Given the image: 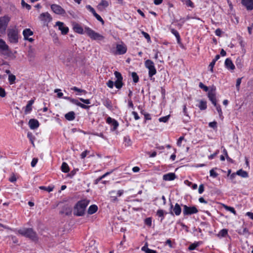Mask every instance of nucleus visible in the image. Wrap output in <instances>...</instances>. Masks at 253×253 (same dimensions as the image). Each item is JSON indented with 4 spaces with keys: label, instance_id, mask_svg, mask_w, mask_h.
<instances>
[{
    "label": "nucleus",
    "instance_id": "nucleus-1",
    "mask_svg": "<svg viewBox=\"0 0 253 253\" xmlns=\"http://www.w3.org/2000/svg\"><path fill=\"white\" fill-rule=\"evenodd\" d=\"M88 204V201L85 200H82L78 202L74 207V214L77 216L83 215L85 208Z\"/></svg>",
    "mask_w": 253,
    "mask_h": 253
},
{
    "label": "nucleus",
    "instance_id": "nucleus-2",
    "mask_svg": "<svg viewBox=\"0 0 253 253\" xmlns=\"http://www.w3.org/2000/svg\"><path fill=\"white\" fill-rule=\"evenodd\" d=\"M18 33V30L15 27L8 29L7 32L8 42L13 44L18 43L19 39Z\"/></svg>",
    "mask_w": 253,
    "mask_h": 253
},
{
    "label": "nucleus",
    "instance_id": "nucleus-3",
    "mask_svg": "<svg viewBox=\"0 0 253 253\" xmlns=\"http://www.w3.org/2000/svg\"><path fill=\"white\" fill-rule=\"evenodd\" d=\"M18 234L28 237L32 240H37L36 233L32 228H22L18 230Z\"/></svg>",
    "mask_w": 253,
    "mask_h": 253
},
{
    "label": "nucleus",
    "instance_id": "nucleus-4",
    "mask_svg": "<svg viewBox=\"0 0 253 253\" xmlns=\"http://www.w3.org/2000/svg\"><path fill=\"white\" fill-rule=\"evenodd\" d=\"M10 19L11 17L7 15L0 17V36L5 33L6 28Z\"/></svg>",
    "mask_w": 253,
    "mask_h": 253
},
{
    "label": "nucleus",
    "instance_id": "nucleus-5",
    "mask_svg": "<svg viewBox=\"0 0 253 253\" xmlns=\"http://www.w3.org/2000/svg\"><path fill=\"white\" fill-rule=\"evenodd\" d=\"M0 53L6 57H11L12 52L5 42L0 39Z\"/></svg>",
    "mask_w": 253,
    "mask_h": 253
},
{
    "label": "nucleus",
    "instance_id": "nucleus-6",
    "mask_svg": "<svg viewBox=\"0 0 253 253\" xmlns=\"http://www.w3.org/2000/svg\"><path fill=\"white\" fill-rule=\"evenodd\" d=\"M84 32L92 40H103L104 39V37L99 34L95 32L94 31L92 30L89 27H85L84 28Z\"/></svg>",
    "mask_w": 253,
    "mask_h": 253
},
{
    "label": "nucleus",
    "instance_id": "nucleus-7",
    "mask_svg": "<svg viewBox=\"0 0 253 253\" xmlns=\"http://www.w3.org/2000/svg\"><path fill=\"white\" fill-rule=\"evenodd\" d=\"M84 32L92 40H103L104 39V37L99 34L95 32L94 31L92 30L89 27H85L84 28Z\"/></svg>",
    "mask_w": 253,
    "mask_h": 253
},
{
    "label": "nucleus",
    "instance_id": "nucleus-8",
    "mask_svg": "<svg viewBox=\"0 0 253 253\" xmlns=\"http://www.w3.org/2000/svg\"><path fill=\"white\" fill-rule=\"evenodd\" d=\"M145 67L149 70V76L152 78L156 74V69L154 66V63L151 60H147L145 62Z\"/></svg>",
    "mask_w": 253,
    "mask_h": 253
},
{
    "label": "nucleus",
    "instance_id": "nucleus-9",
    "mask_svg": "<svg viewBox=\"0 0 253 253\" xmlns=\"http://www.w3.org/2000/svg\"><path fill=\"white\" fill-rule=\"evenodd\" d=\"M198 212L197 209L194 207H188L186 205L183 206V214L184 215H191L197 213Z\"/></svg>",
    "mask_w": 253,
    "mask_h": 253
},
{
    "label": "nucleus",
    "instance_id": "nucleus-10",
    "mask_svg": "<svg viewBox=\"0 0 253 253\" xmlns=\"http://www.w3.org/2000/svg\"><path fill=\"white\" fill-rule=\"evenodd\" d=\"M114 75L117 78V80L114 83V85L118 89H120L123 85V77L121 74L117 71H115Z\"/></svg>",
    "mask_w": 253,
    "mask_h": 253
},
{
    "label": "nucleus",
    "instance_id": "nucleus-11",
    "mask_svg": "<svg viewBox=\"0 0 253 253\" xmlns=\"http://www.w3.org/2000/svg\"><path fill=\"white\" fill-rule=\"evenodd\" d=\"M51 9L53 12L57 14L62 15L64 14L66 12L65 10L61 7V6L56 4L51 5Z\"/></svg>",
    "mask_w": 253,
    "mask_h": 253
},
{
    "label": "nucleus",
    "instance_id": "nucleus-12",
    "mask_svg": "<svg viewBox=\"0 0 253 253\" xmlns=\"http://www.w3.org/2000/svg\"><path fill=\"white\" fill-rule=\"evenodd\" d=\"M40 19L44 23H48L52 18L50 14L48 12L42 13L39 16Z\"/></svg>",
    "mask_w": 253,
    "mask_h": 253
},
{
    "label": "nucleus",
    "instance_id": "nucleus-13",
    "mask_svg": "<svg viewBox=\"0 0 253 253\" xmlns=\"http://www.w3.org/2000/svg\"><path fill=\"white\" fill-rule=\"evenodd\" d=\"M55 25L58 27L62 35H66L69 32V28L64 26V23L60 21L56 22Z\"/></svg>",
    "mask_w": 253,
    "mask_h": 253
},
{
    "label": "nucleus",
    "instance_id": "nucleus-14",
    "mask_svg": "<svg viewBox=\"0 0 253 253\" xmlns=\"http://www.w3.org/2000/svg\"><path fill=\"white\" fill-rule=\"evenodd\" d=\"M109 5L108 2L106 0H102L98 4L97 8L100 11H103Z\"/></svg>",
    "mask_w": 253,
    "mask_h": 253
},
{
    "label": "nucleus",
    "instance_id": "nucleus-15",
    "mask_svg": "<svg viewBox=\"0 0 253 253\" xmlns=\"http://www.w3.org/2000/svg\"><path fill=\"white\" fill-rule=\"evenodd\" d=\"M36 56L35 50L33 48H30L28 51L27 56L29 62H33Z\"/></svg>",
    "mask_w": 253,
    "mask_h": 253
},
{
    "label": "nucleus",
    "instance_id": "nucleus-16",
    "mask_svg": "<svg viewBox=\"0 0 253 253\" xmlns=\"http://www.w3.org/2000/svg\"><path fill=\"white\" fill-rule=\"evenodd\" d=\"M242 2L248 10L253 9V0H242Z\"/></svg>",
    "mask_w": 253,
    "mask_h": 253
},
{
    "label": "nucleus",
    "instance_id": "nucleus-17",
    "mask_svg": "<svg viewBox=\"0 0 253 253\" xmlns=\"http://www.w3.org/2000/svg\"><path fill=\"white\" fill-rule=\"evenodd\" d=\"M107 123L113 126V130H116L119 126L117 121L115 119H112L111 117L107 118Z\"/></svg>",
    "mask_w": 253,
    "mask_h": 253
},
{
    "label": "nucleus",
    "instance_id": "nucleus-18",
    "mask_svg": "<svg viewBox=\"0 0 253 253\" xmlns=\"http://www.w3.org/2000/svg\"><path fill=\"white\" fill-rule=\"evenodd\" d=\"M74 31L80 34H84V29L82 27L77 23H74L73 24Z\"/></svg>",
    "mask_w": 253,
    "mask_h": 253
},
{
    "label": "nucleus",
    "instance_id": "nucleus-19",
    "mask_svg": "<svg viewBox=\"0 0 253 253\" xmlns=\"http://www.w3.org/2000/svg\"><path fill=\"white\" fill-rule=\"evenodd\" d=\"M116 48L119 54H123L126 51V47L124 44H117Z\"/></svg>",
    "mask_w": 253,
    "mask_h": 253
},
{
    "label": "nucleus",
    "instance_id": "nucleus-20",
    "mask_svg": "<svg viewBox=\"0 0 253 253\" xmlns=\"http://www.w3.org/2000/svg\"><path fill=\"white\" fill-rule=\"evenodd\" d=\"M176 178L175 174L174 173H169L163 175V180L165 181H171Z\"/></svg>",
    "mask_w": 253,
    "mask_h": 253
},
{
    "label": "nucleus",
    "instance_id": "nucleus-21",
    "mask_svg": "<svg viewBox=\"0 0 253 253\" xmlns=\"http://www.w3.org/2000/svg\"><path fill=\"white\" fill-rule=\"evenodd\" d=\"M30 127L31 129H35L39 127V122L35 119H31L29 122Z\"/></svg>",
    "mask_w": 253,
    "mask_h": 253
},
{
    "label": "nucleus",
    "instance_id": "nucleus-22",
    "mask_svg": "<svg viewBox=\"0 0 253 253\" xmlns=\"http://www.w3.org/2000/svg\"><path fill=\"white\" fill-rule=\"evenodd\" d=\"M225 65L226 67L228 69L233 70L235 69V66L233 64L231 59H230L229 58H227L225 60Z\"/></svg>",
    "mask_w": 253,
    "mask_h": 253
},
{
    "label": "nucleus",
    "instance_id": "nucleus-23",
    "mask_svg": "<svg viewBox=\"0 0 253 253\" xmlns=\"http://www.w3.org/2000/svg\"><path fill=\"white\" fill-rule=\"evenodd\" d=\"M208 97H209L210 100L212 102V103L214 106H216V100L215 93L212 91H211L208 93Z\"/></svg>",
    "mask_w": 253,
    "mask_h": 253
},
{
    "label": "nucleus",
    "instance_id": "nucleus-24",
    "mask_svg": "<svg viewBox=\"0 0 253 253\" xmlns=\"http://www.w3.org/2000/svg\"><path fill=\"white\" fill-rule=\"evenodd\" d=\"M65 118L68 121H72L75 118V114L73 111L69 112L65 114Z\"/></svg>",
    "mask_w": 253,
    "mask_h": 253
},
{
    "label": "nucleus",
    "instance_id": "nucleus-25",
    "mask_svg": "<svg viewBox=\"0 0 253 253\" xmlns=\"http://www.w3.org/2000/svg\"><path fill=\"white\" fill-rule=\"evenodd\" d=\"M173 211L176 215H179L181 212V209L180 205L178 204L175 205L173 209Z\"/></svg>",
    "mask_w": 253,
    "mask_h": 253
},
{
    "label": "nucleus",
    "instance_id": "nucleus-26",
    "mask_svg": "<svg viewBox=\"0 0 253 253\" xmlns=\"http://www.w3.org/2000/svg\"><path fill=\"white\" fill-rule=\"evenodd\" d=\"M23 35L25 39H27L30 36L33 35V32L29 28L25 29L23 32Z\"/></svg>",
    "mask_w": 253,
    "mask_h": 253
},
{
    "label": "nucleus",
    "instance_id": "nucleus-27",
    "mask_svg": "<svg viewBox=\"0 0 253 253\" xmlns=\"http://www.w3.org/2000/svg\"><path fill=\"white\" fill-rule=\"evenodd\" d=\"M97 206L95 205L90 206L88 209V213L90 214L94 213L97 211Z\"/></svg>",
    "mask_w": 253,
    "mask_h": 253
},
{
    "label": "nucleus",
    "instance_id": "nucleus-28",
    "mask_svg": "<svg viewBox=\"0 0 253 253\" xmlns=\"http://www.w3.org/2000/svg\"><path fill=\"white\" fill-rule=\"evenodd\" d=\"M34 102L33 100H31L28 102L25 108V112L26 113H28L32 110V106L34 103Z\"/></svg>",
    "mask_w": 253,
    "mask_h": 253
},
{
    "label": "nucleus",
    "instance_id": "nucleus-29",
    "mask_svg": "<svg viewBox=\"0 0 253 253\" xmlns=\"http://www.w3.org/2000/svg\"><path fill=\"white\" fill-rule=\"evenodd\" d=\"M236 174L242 177L246 178L248 176L247 172L242 169H240L236 172Z\"/></svg>",
    "mask_w": 253,
    "mask_h": 253
},
{
    "label": "nucleus",
    "instance_id": "nucleus-30",
    "mask_svg": "<svg viewBox=\"0 0 253 253\" xmlns=\"http://www.w3.org/2000/svg\"><path fill=\"white\" fill-rule=\"evenodd\" d=\"M61 169L62 171L65 173H67L69 171V166L68 164L65 162H63L62 163Z\"/></svg>",
    "mask_w": 253,
    "mask_h": 253
},
{
    "label": "nucleus",
    "instance_id": "nucleus-31",
    "mask_svg": "<svg viewBox=\"0 0 253 253\" xmlns=\"http://www.w3.org/2000/svg\"><path fill=\"white\" fill-rule=\"evenodd\" d=\"M170 30H171V32L175 36V37L177 39V42L178 43H180V37L178 32L176 30H174V29H171Z\"/></svg>",
    "mask_w": 253,
    "mask_h": 253
},
{
    "label": "nucleus",
    "instance_id": "nucleus-32",
    "mask_svg": "<svg viewBox=\"0 0 253 253\" xmlns=\"http://www.w3.org/2000/svg\"><path fill=\"white\" fill-rule=\"evenodd\" d=\"M16 77L12 74L8 76V81L10 84H13L15 83Z\"/></svg>",
    "mask_w": 253,
    "mask_h": 253
},
{
    "label": "nucleus",
    "instance_id": "nucleus-33",
    "mask_svg": "<svg viewBox=\"0 0 253 253\" xmlns=\"http://www.w3.org/2000/svg\"><path fill=\"white\" fill-rule=\"evenodd\" d=\"M124 141L125 146H129L131 145V141L129 137L125 136L124 138Z\"/></svg>",
    "mask_w": 253,
    "mask_h": 253
},
{
    "label": "nucleus",
    "instance_id": "nucleus-34",
    "mask_svg": "<svg viewBox=\"0 0 253 253\" xmlns=\"http://www.w3.org/2000/svg\"><path fill=\"white\" fill-rule=\"evenodd\" d=\"M199 107L200 108V110H205L207 108L206 102L203 101V100H201L200 101Z\"/></svg>",
    "mask_w": 253,
    "mask_h": 253
},
{
    "label": "nucleus",
    "instance_id": "nucleus-35",
    "mask_svg": "<svg viewBox=\"0 0 253 253\" xmlns=\"http://www.w3.org/2000/svg\"><path fill=\"white\" fill-rule=\"evenodd\" d=\"M217 168H214L211 169L210 171V176L213 178H215L218 176V174L215 171V169H216Z\"/></svg>",
    "mask_w": 253,
    "mask_h": 253
},
{
    "label": "nucleus",
    "instance_id": "nucleus-36",
    "mask_svg": "<svg viewBox=\"0 0 253 253\" xmlns=\"http://www.w3.org/2000/svg\"><path fill=\"white\" fill-rule=\"evenodd\" d=\"M132 78L133 79V81L135 83H136L139 81V77L137 76V74L135 72H132L131 74Z\"/></svg>",
    "mask_w": 253,
    "mask_h": 253
},
{
    "label": "nucleus",
    "instance_id": "nucleus-37",
    "mask_svg": "<svg viewBox=\"0 0 253 253\" xmlns=\"http://www.w3.org/2000/svg\"><path fill=\"white\" fill-rule=\"evenodd\" d=\"M27 136L30 140L33 145L34 146V141L35 140V137L33 136V134L31 132H28L27 134Z\"/></svg>",
    "mask_w": 253,
    "mask_h": 253
},
{
    "label": "nucleus",
    "instance_id": "nucleus-38",
    "mask_svg": "<svg viewBox=\"0 0 253 253\" xmlns=\"http://www.w3.org/2000/svg\"><path fill=\"white\" fill-rule=\"evenodd\" d=\"M66 211H61V213H65L66 215H69L72 212V208L70 207H66Z\"/></svg>",
    "mask_w": 253,
    "mask_h": 253
},
{
    "label": "nucleus",
    "instance_id": "nucleus-39",
    "mask_svg": "<svg viewBox=\"0 0 253 253\" xmlns=\"http://www.w3.org/2000/svg\"><path fill=\"white\" fill-rule=\"evenodd\" d=\"M169 118V115H168V116L159 118V121L160 122L166 123L167 122H168Z\"/></svg>",
    "mask_w": 253,
    "mask_h": 253
},
{
    "label": "nucleus",
    "instance_id": "nucleus-40",
    "mask_svg": "<svg viewBox=\"0 0 253 253\" xmlns=\"http://www.w3.org/2000/svg\"><path fill=\"white\" fill-rule=\"evenodd\" d=\"M228 234V231L227 229H223L221 230L219 233V235H220L221 237H225L226 235H227Z\"/></svg>",
    "mask_w": 253,
    "mask_h": 253
},
{
    "label": "nucleus",
    "instance_id": "nucleus-41",
    "mask_svg": "<svg viewBox=\"0 0 253 253\" xmlns=\"http://www.w3.org/2000/svg\"><path fill=\"white\" fill-rule=\"evenodd\" d=\"M21 4L23 7H26L28 10H30L31 8V5L26 3L24 0H21Z\"/></svg>",
    "mask_w": 253,
    "mask_h": 253
},
{
    "label": "nucleus",
    "instance_id": "nucleus-42",
    "mask_svg": "<svg viewBox=\"0 0 253 253\" xmlns=\"http://www.w3.org/2000/svg\"><path fill=\"white\" fill-rule=\"evenodd\" d=\"M141 34L143 35V36L147 39L148 42H151V38H150V37L149 36V35L144 32V31H141Z\"/></svg>",
    "mask_w": 253,
    "mask_h": 253
},
{
    "label": "nucleus",
    "instance_id": "nucleus-43",
    "mask_svg": "<svg viewBox=\"0 0 253 253\" xmlns=\"http://www.w3.org/2000/svg\"><path fill=\"white\" fill-rule=\"evenodd\" d=\"M40 188L41 189H42V190H46L49 192L52 191L53 189V187H50V186H48V187H44V186H41L40 187Z\"/></svg>",
    "mask_w": 253,
    "mask_h": 253
},
{
    "label": "nucleus",
    "instance_id": "nucleus-44",
    "mask_svg": "<svg viewBox=\"0 0 253 253\" xmlns=\"http://www.w3.org/2000/svg\"><path fill=\"white\" fill-rule=\"evenodd\" d=\"M238 233L241 235L249 234V230L247 228H244L242 231L240 230Z\"/></svg>",
    "mask_w": 253,
    "mask_h": 253
},
{
    "label": "nucleus",
    "instance_id": "nucleus-45",
    "mask_svg": "<svg viewBox=\"0 0 253 253\" xmlns=\"http://www.w3.org/2000/svg\"><path fill=\"white\" fill-rule=\"evenodd\" d=\"M86 8L88 10H89L93 14V15H94L96 13L94 9L92 7H91L90 5H87L86 6Z\"/></svg>",
    "mask_w": 253,
    "mask_h": 253
},
{
    "label": "nucleus",
    "instance_id": "nucleus-46",
    "mask_svg": "<svg viewBox=\"0 0 253 253\" xmlns=\"http://www.w3.org/2000/svg\"><path fill=\"white\" fill-rule=\"evenodd\" d=\"M145 223L148 225L149 226H151L152 224V219L150 217L147 218L145 219Z\"/></svg>",
    "mask_w": 253,
    "mask_h": 253
},
{
    "label": "nucleus",
    "instance_id": "nucleus-47",
    "mask_svg": "<svg viewBox=\"0 0 253 253\" xmlns=\"http://www.w3.org/2000/svg\"><path fill=\"white\" fill-rule=\"evenodd\" d=\"M94 16L100 22H101L102 24H104V21L103 19L101 17L100 15H99L97 13L94 15Z\"/></svg>",
    "mask_w": 253,
    "mask_h": 253
},
{
    "label": "nucleus",
    "instance_id": "nucleus-48",
    "mask_svg": "<svg viewBox=\"0 0 253 253\" xmlns=\"http://www.w3.org/2000/svg\"><path fill=\"white\" fill-rule=\"evenodd\" d=\"M198 246V243H193L189 246L188 247V249L189 250H195L196 247Z\"/></svg>",
    "mask_w": 253,
    "mask_h": 253
},
{
    "label": "nucleus",
    "instance_id": "nucleus-49",
    "mask_svg": "<svg viewBox=\"0 0 253 253\" xmlns=\"http://www.w3.org/2000/svg\"><path fill=\"white\" fill-rule=\"evenodd\" d=\"M72 90H73L76 91L80 92H83L84 93H86V91L84 90H83L81 89H80L76 86L73 87L71 88Z\"/></svg>",
    "mask_w": 253,
    "mask_h": 253
},
{
    "label": "nucleus",
    "instance_id": "nucleus-50",
    "mask_svg": "<svg viewBox=\"0 0 253 253\" xmlns=\"http://www.w3.org/2000/svg\"><path fill=\"white\" fill-rule=\"evenodd\" d=\"M214 106L216 107V110L219 114V116L221 117L222 112L220 105H217V104H216V106Z\"/></svg>",
    "mask_w": 253,
    "mask_h": 253
},
{
    "label": "nucleus",
    "instance_id": "nucleus-51",
    "mask_svg": "<svg viewBox=\"0 0 253 253\" xmlns=\"http://www.w3.org/2000/svg\"><path fill=\"white\" fill-rule=\"evenodd\" d=\"M9 180L11 182H15L16 180H17V178L16 177V176L14 174H12L11 176L10 177V178H9Z\"/></svg>",
    "mask_w": 253,
    "mask_h": 253
},
{
    "label": "nucleus",
    "instance_id": "nucleus-52",
    "mask_svg": "<svg viewBox=\"0 0 253 253\" xmlns=\"http://www.w3.org/2000/svg\"><path fill=\"white\" fill-rule=\"evenodd\" d=\"M5 95L6 93L4 89L1 87H0V96L1 97H4L5 96Z\"/></svg>",
    "mask_w": 253,
    "mask_h": 253
},
{
    "label": "nucleus",
    "instance_id": "nucleus-53",
    "mask_svg": "<svg viewBox=\"0 0 253 253\" xmlns=\"http://www.w3.org/2000/svg\"><path fill=\"white\" fill-rule=\"evenodd\" d=\"M107 85L109 88H112L114 85V82L112 81L109 80L107 83Z\"/></svg>",
    "mask_w": 253,
    "mask_h": 253
},
{
    "label": "nucleus",
    "instance_id": "nucleus-54",
    "mask_svg": "<svg viewBox=\"0 0 253 253\" xmlns=\"http://www.w3.org/2000/svg\"><path fill=\"white\" fill-rule=\"evenodd\" d=\"M199 87L203 89L205 91H207L208 90V86L205 85L202 83H200Z\"/></svg>",
    "mask_w": 253,
    "mask_h": 253
},
{
    "label": "nucleus",
    "instance_id": "nucleus-55",
    "mask_svg": "<svg viewBox=\"0 0 253 253\" xmlns=\"http://www.w3.org/2000/svg\"><path fill=\"white\" fill-rule=\"evenodd\" d=\"M60 91H61V89H55L54 90V92L57 93V97L58 98H61V97H62V96L63 95L62 92H60Z\"/></svg>",
    "mask_w": 253,
    "mask_h": 253
},
{
    "label": "nucleus",
    "instance_id": "nucleus-56",
    "mask_svg": "<svg viewBox=\"0 0 253 253\" xmlns=\"http://www.w3.org/2000/svg\"><path fill=\"white\" fill-rule=\"evenodd\" d=\"M241 78H238L236 81V86L238 90H239L240 85L241 83Z\"/></svg>",
    "mask_w": 253,
    "mask_h": 253
},
{
    "label": "nucleus",
    "instance_id": "nucleus-57",
    "mask_svg": "<svg viewBox=\"0 0 253 253\" xmlns=\"http://www.w3.org/2000/svg\"><path fill=\"white\" fill-rule=\"evenodd\" d=\"M38 161V158H33L32 161V162H31V166L32 167H35V166L36 165Z\"/></svg>",
    "mask_w": 253,
    "mask_h": 253
},
{
    "label": "nucleus",
    "instance_id": "nucleus-58",
    "mask_svg": "<svg viewBox=\"0 0 253 253\" xmlns=\"http://www.w3.org/2000/svg\"><path fill=\"white\" fill-rule=\"evenodd\" d=\"M89 153V151L87 150L84 151L81 155V158L84 159Z\"/></svg>",
    "mask_w": 253,
    "mask_h": 253
},
{
    "label": "nucleus",
    "instance_id": "nucleus-59",
    "mask_svg": "<svg viewBox=\"0 0 253 253\" xmlns=\"http://www.w3.org/2000/svg\"><path fill=\"white\" fill-rule=\"evenodd\" d=\"M184 139V137L183 136H181L180 137L177 141V145L178 146H181V142H182V141Z\"/></svg>",
    "mask_w": 253,
    "mask_h": 253
},
{
    "label": "nucleus",
    "instance_id": "nucleus-60",
    "mask_svg": "<svg viewBox=\"0 0 253 253\" xmlns=\"http://www.w3.org/2000/svg\"><path fill=\"white\" fill-rule=\"evenodd\" d=\"M78 106L81 107V108H82L83 109H88L90 107L89 106H87V105L82 104L80 102L78 104Z\"/></svg>",
    "mask_w": 253,
    "mask_h": 253
},
{
    "label": "nucleus",
    "instance_id": "nucleus-61",
    "mask_svg": "<svg viewBox=\"0 0 253 253\" xmlns=\"http://www.w3.org/2000/svg\"><path fill=\"white\" fill-rule=\"evenodd\" d=\"M80 100L83 103L86 104H89L90 103V100L89 99H84V98H80Z\"/></svg>",
    "mask_w": 253,
    "mask_h": 253
},
{
    "label": "nucleus",
    "instance_id": "nucleus-62",
    "mask_svg": "<svg viewBox=\"0 0 253 253\" xmlns=\"http://www.w3.org/2000/svg\"><path fill=\"white\" fill-rule=\"evenodd\" d=\"M204 191V187L203 184H201L199 186L198 191L200 194H202Z\"/></svg>",
    "mask_w": 253,
    "mask_h": 253
},
{
    "label": "nucleus",
    "instance_id": "nucleus-63",
    "mask_svg": "<svg viewBox=\"0 0 253 253\" xmlns=\"http://www.w3.org/2000/svg\"><path fill=\"white\" fill-rule=\"evenodd\" d=\"M186 4L187 5L190 6L191 7H194L193 3L192 2L191 0H187L186 1Z\"/></svg>",
    "mask_w": 253,
    "mask_h": 253
},
{
    "label": "nucleus",
    "instance_id": "nucleus-64",
    "mask_svg": "<svg viewBox=\"0 0 253 253\" xmlns=\"http://www.w3.org/2000/svg\"><path fill=\"white\" fill-rule=\"evenodd\" d=\"M157 214L160 217H163L164 216V211L162 210H159L157 212Z\"/></svg>",
    "mask_w": 253,
    "mask_h": 253
}]
</instances>
